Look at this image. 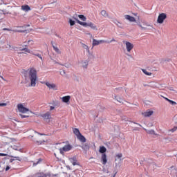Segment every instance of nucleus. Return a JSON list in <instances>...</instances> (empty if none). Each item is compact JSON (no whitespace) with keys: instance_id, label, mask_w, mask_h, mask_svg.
I'll return each mask as SVG.
<instances>
[{"instance_id":"58836bf2","label":"nucleus","mask_w":177,"mask_h":177,"mask_svg":"<svg viewBox=\"0 0 177 177\" xmlns=\"http://www.w3.org/2000/svg\"><path fill=\"white\" fill-rule=\"evenodd\" d=\"M35 133H38V135H40L41 136H45V133H40L37 131H35Z\"/></svg>"},{"instance_id":"393cba45","label":"nucleus","mask_w":177,"mask_h":177,"mask_svg":"<svg viewBox=\"0 0 177 177\" xmlns=\"http://www.w3.org/2000/svg\"><path fill=\"white\" fill-rule=\"evenodd\" d=\"M142 71L145 74V75H151L152 74L151 72H147L146 69H142Z\"/></svg>"},{"instance_id":"9d476101","label":"nucleus","mask_w":177,"mask_h":177,"mask_svg":"<svg viewBox=\"0 0 177 177\" xmlns=\"http://www.w3.org/2000/svg\"><path fill=\"white\" fill-rule=\"evenodd\" d=\"M101 161L103 165H106L107 164V155L106 153H102L101 156Z\"/></svg>"},{"instance_id":"a211bd4d","label":"nucleus","mask_w":177,"mask_h":177,"mask_svg":"<svg viewBox=\"0 0 177 177\" xmlns=\"http://www.w3.org/2000/svg\"><path fill=\"white\" fill-rule=\"evenodd\" d=\"M70 95L64 96L62 97V102H64V103H68V102H70Z\"/></svg>"},{"instance_id":"f8f14e48","label":"nucleus","mask_w":177,"mask_h":177,"mask_svg":"<svg viewBox=\"0 0 177 177\" xmlns=\"http://www.w3.org/2000/svg\"><path fill=\"white\" fill-rule=\"evenodd\" d=\"M21 9L24 12H30L31 10V8L28 5L21 6Z\"/></svg>"},{"instance_id":"ea45409f","label":"nucleus","mask_w":177,"mask_h":177,"mask_svg":"<svg viewBox=\"0 0 177 177\" xmlns=\"http://www.w3.org/2000/svg\"><path fill=\"white\" fill-rule=\"evenodd\" d=\"M8 106V104L6 103H0V106Z\"/></svg>"},{"instance_id":"a19ab883","label":"nucleus","mask_w":177,"mask_h":177,"mask_svg":"<svg viewBox=\"0 0 177 177\" xmlns=\"http://www.w3.org/2000/svg\"><path fill=\"white\" fill-rule=\"evenodd\" d=\"M109 44L111 42H115V39L113 38L110 41H109Z\"/></svg>"},{"instance_id":"1a4fd4ad","label":"nucleus","mask_w":177,"mask_h":177,"mask_svg":"<svg viewBox=\"0 0 177 177\" xmlns=\"http://www.w3.org/2000/svg\"><path fill=\"white\" fill-rule=\"evenodd\" d=\"M153 113L154 111H153L147 110L145 112H142V115H143V117H151V115H153Z\"/></svg>"},{"instance_id":"49530a36","label":"nucleus","mask_w":177,"mask_h":177,"mask_svg":"<svg viewBox=\"0 0 177 177\" xmlns=\"http://www.w3.org/2000/svg\"><path fill=\"white\" fill-rule=\"evenodd\" d=\"M56 37H58V38H60V36L57 35H55Z\"/></svg>"},{"instance_id":"c756f323","label":"nucleus","mask_w":177,"mask_h":177,"mask_svg":"<svg viewBox=\"0 0 177 177\" xmlns=\"http://www.w3.org/2000/svg\"><path fill=\"white\" fill-rule=\"evenodd\" d=\"M69 24L70 26H73L75 24V21L72 20L71 19H69Z\"/></svg>"},{"instance_id":"c85d7f7f","label":"nucleus","mask_w":177,"mask_h":177,"mask_svg":"<svg viewBox=\"0 0 177 177\" xmlns=\"http://www.w3.org/2000/svg\"><path fill=\"white\" fill-rule=\"evenodd\" d=\"M147 133H149L151 135H156V131H154V130H149L147 131Z\"/></svg>"},{"instance_id":"4be33fe9","label":"nucleus","mask_w":177,"mask_h":177,"mask_svg":"<svg viewBox=\"0 0 177 177\" xmlns=\"http://www.w3.org/2000/svg\"><path fill=\"white\" fill-rule=\"evenodd\" d=\"M101 15L102 16H103L104 17H107L109 16V14L107 13V12H106V10H102L101 11Z\"/></svg>"},{"instance_id":"e433bc0d","label":"nucleus","mask_w":177,"mask_h":177,"mask_svg":"<svg viewBox=\"0 0 177 177\" xmlns=\"http://www.w3.org/2000/svg\"><path fill=\"white\" fill-rule=\"evenodd\" d=\"M8 154L0 153V157H6Z\"/></svg>"},{"instance_id":"4468645a","label":"nucleus","mask_w":177,"mask_h":177,"mask_svg":"<svg viewBox=\"0 0 177 177\" xmlns=\"http://www.w3.org/2000/svg\"><path fill=\"white\" fill-rule=\"evenodd\" d=\"M41 117L44 120H50V118H52V116L50 115V112H46V113L43 114Z\"/></svg>"},{"instance_id":"423d86ee","label":"nucleus","mask_w":177,"mask_h":177,"mask_svg":"<svg viewBox=\"0 0 177 177\" xmlns=\"http://www.w3.org/2000/svg\"><path fill=\"white\" fill-rule=\"evenodd\" d=\"M100 44H110V42L106 40H97L95 39H93V46H97V45H100Z\"/></svg>"},{"instance_id":"20e7f679","label":"nucleus","mask_w":177,"mask_h":177,"mask_svg":"<svg viewBox=\"0 0 177 177\" xmlns=\"http://www.w3.org/2000/svg\"><path fill=\"white\" fill-rule=\"evenodd\" d=\"M73 149V146L70 144H67L66 145L64 146L62 148L59 149V152L62 154H64V152L70 151Z\"/></svg>"},{"instance_id":"6e6552de","label":"nucleus","mask_w":177,"mask_h":177,"mask_svg":"<svg viewBox=\"0 0 177 177\" xmlns=\"http://www.w3.org/2000/svg\"><path fill=\"white\" fill-rule=\"evenodd\" d=\"M124 44H125L126 49L127 52H131L132 49H133V44L129 42V41H124Z\"/></svg>"},{"instance_id":"72a5a7b5","label":"nucleus","mask_w":177,"mask_h":177,"mask_svg":"<svg viewBox=\"0 0 177 177\" xmlns=\"http://www.w3.org/2000/svg\"><path fill=\"white\" fill-rule=\"evenodd\" d=\"M21 118H28V115H23V114H19Z\"/></svg>"},{"instance_id":"b1692460","label":"nucleus","mask_w":177,"mask_h":177,"mask_svg":"<svg viewBox=\"0 0 177 177\" xmlns=\"http://www.w3.org/2000/svg\"><path fill=\"white\" fill-rule=\"evenodd\" d=\"M79 19H80V20H82V21H86V17H84L82 15H78Z\"/></svg>"},{"instance_id":"37998d69","label":"nucleus","mask_w":177,"mask_h":177,"mask_svg":"<svg viewBox=\"0 0 177 177\" xmlns=\"http://www.w3.org/2000/svg\"><path fill=\"white\" fill-rule=\"evenodd\" d=\"M10 169V167L9 166H7L6 168V171H9Z\"/></svg>"},{"instance_id":"7ed1b4c3","label":"nucleus","mask_w":177,"mask_h":177,"mask_svg":"<svg viewBox=\"0 0 177 177\" xmlns=\"http://www.w3.org/2000/svg\"><path fill=\"white\" fill-rule=\"evenodd\" d=\"M73 133L77 136V139L80 140V142H82V143H85L86 142V138H84L82 134H81V132L80 131V129L75 128L73 129Z\"/></svg>"},{"instance_id":"4c0bfd02","label":"nucleus","mask_w":177,"mask_h":177,"mask_svg":"<svg viewBox=\"0 0 177 177\" xmlns=\"http://www.w3.org/2000/svg\"><path fill=\"white\" fill-rule=\"evenodd\" d=\"M41 161H42V160L39 159V161H37V163H33V165L35 166V165H37V164H39V162H41Z\"/></svg>"},{"instance_id":"a878e982","label":"nucleus","mask_w":177,"mask_h":177,"mask_svg":"<svg viewBox=\"0 0 177 177\" xmlns=\"http://www.w3.org/2000/svg\"><path fill=\"white\" fill-rule=\"evenodd\" d=\"M32 55H34V56H37V57H39V59H40V60H41V62H44V59L42 58V55H41L40 54L32 53Z\"/></svg>"},{"instance_id":"79ce46f5","label":"nucleus","mask_w":177,"mask_h":177,"mask_svg":"<svg viewBox=\"0 0 177 177\" xmlns=\"http://www.w3.org/2000/svg\"><path fill=\"white\" fill-rule=\"evenodd\" d=\"M50 110L52 111V110H55V106H50Z\"/></svg>"},{"instance_id":"dca6fc26","label":"nucleus","mask_w":177,"mask_h":177,"mask_svg":"<svg viewBox=\"0 0 177 177\" xmlns=\"http://www.w3.org/2000/svg\"><path fill=\"white\" fill-rule=\"evenodd\" d=\"M106 151H107V149H106L104 146L100 147L99 152L101 153V154H105L104 153H106Z\"/></svg>"},{"instance_id":"c9c22d12","label":"nucleus","mask_w":177,"mask_h":177,"mask_svg":"<svg viewBox=\"0 0 177 177\" xmlns=\"http://www.w3.org/2000/svg\"><path fill=\"white\" fill-rule=\"evenodd\" d=\"M14 158H15V160H17V161H21V158L19 156H15Z\"/></svg>"},{"instance_id":"0eeeda50","label":"nucleus","mask_w":177,"mask_h":177,"mask_svg":"<svg viewBox=\"0 0 177 177\" xmlns=\"http://www.w3.org/2000/svg\"><path fill=\"white\" fill-rule=\"evenodd\" d=\"M17 109L19 113H22L24 114H25V113H27V111H30V109L24 107V106H23V104H21L17 105Z\"/></svg>"},{"instance_id":"aec40b11","label":"nucleus","mask_w":177,"mask_h":177,"mask_svg":"<svg viewBox=\"0 0 177 177\" xmlns=\"http://www.w3.org/2000/svg\"><path fill=\"white\" fill-rule=\"evenodd\" d=\"M35 143L37 145H44V143H46V141L45 140H35Z\"/></svg>"},{"instance_id":"412c9836","label":"nucleus","mask_w":177,"mask_h":177,"mask_svg":"<svg viewBox=\"0 0 177 177\" xmlns=\"http://www.w3.org/2000/svg\"><path fill=\"white\" fill-rule=\"evenodd\" d=\"M82 48H84V49H86V52H88V53H89V52H90L89 47L86 44L82 43Z\"/></svg>"},{"instance_id":"473e14b6","label":"nucleus","mask_w":177,"mask_h":177,"mask_svg":"<svg viewBox=\"0 0 177 177\" xmlns=\"http://www.w3.org/2000/svg\"><path fill=\"white\" fill-rule=\"evenodd\" d=\"M169 103H170V104H172V106H175V104H176V102L173 101V100H171L169 101Z\"/></svg>"},{"instance_id":"39448f33","label":"nucleus","mask_w":177,"mask_h":177,"mask_svg":"<svg viewBox=\"0 0 177 177\" xmlns=\"http://www.w3.org/2000/svg\"><path fill=\"white\" fill-rule=\"evenodd\" d=\"M165 19H167V14L164 12L160 13L158 17L157 23H158L159 24H162Z\"/></svg>"},{"instance_id":"f03ea898","label":"nucleus","mask_w":177,"mask_h":177,"mask_svg":"<svg viewBox=\"0 0 177 177\" xmlns=\"http://www.w3.org/2000/svg\"><path fill=\"white\" fill-rule=\"evenodd\" d=\"M75 20H76V21L78 24H80V26H82L83 27H91L93 30H96V28H97L96 25H95L92 22H88V23L82 22L77 18H75Z\"/></svg>"},{"instance_id":"9b49d317","label":"nucleus","mask_w":177,"mask_h":177,"mask_svg":"<svg viewBox=\"0 0 177 177\" xmlns=\"http://www.w3.org/2000/svg\"><path fill=\"white\" fill-rule=\"evenodd\" d=\"M124 19H126V20H129V21H131V23L136 21L135 17L128 15H124Z\"/></svg>"},{"instance_id":"6ab92c4d","label":"nucleus","mask_w":177,"mask_h":177,"mask_svg":"<svg viewBox=\"0 0 177 177\" xmlns=\"http://www.w3.org/2000/svg\"><path fill=\"white\" fill-rule=\"evenodd\" d=\"M88 63H89V62H88V61H82V67H83V68H88Z\"/></svg>"},{"instance_id":"f257e3e1","label":"nucleus","mask_w":177,"mask_h":177,"mask_svg":"<svg viewBox=\"0 0 177 177\" xmlns=\"http://www.w3.org/2000/svg\"><path fill=\"white\" fill-rule=\"evenodd\" d=\"M25 75L26 78H28L30 82V86H36L38 81V75H37V70L35 68H30L26 72Z\"/></svg>"},{"instance_id":"ddd939ff","label":"nucleus","mask_w":177,"mask_h":177,"mask_svg":"<svg viewBox=\"0 0 177 177\" xmlns=\"http://www.w3.org/2000/svg\"><path fill=\"white\" fill-rule=\"evenodd\" d=\"M45 84H46V86H48V88H49V89H54L56 91V89H57L56 84H50L49 82H46Z\"/></svg>"},{"instance_id":"cd10ccee","label":"nucleus","mask_w":177,"mask_h":177,"mask_svg":"<svg viewBox=\"0 0 177 177\" xmlns=\"http://www.w3.org/2000/svg\"><path fill=\"white\" fill-rule=\"evenodd\" d=\"M115 100H117L118 102H119V103H122V102H123L122 98H121V97H120L115 96Z\"/></svg>"},{"instance_id":"c03bdc74","label":"nucleus","mask_w":177,"mask_h":177,"mask_svg":"<svg viewBox=\"0 0 177 177\" xmlns=\"http://www.w3.org/2000/svg\"><path fill=\"white\" fill-rule=\"evenodd\" d=\"M165 100H167V102H169L171 100L168 99L167 97H165Z\"/></svg>"},{"instance_id":"f3484780","label":"nucleus","mask_w":177,"mask_h":177,"mask_svg":"<svg viewBox=\"0 0 177 177\" xmlns=\"http://www.w3.org/2000/svg\"><path fill=\"white\" fill-rule=\"evenodd\" d=\"M69 161L73 164V165H78L77 158H69Z\"/></svg>"},{"instance_id":"a18cd8bd","label":"nucleus","mask_w":177,"mask_h":177,"mask_svg":"<svg viewBox=\"0 0 177 177\" xmlns=\"http://www.w3.org/2000/svg\"><path fill=\"white\" fill-rule=\"evenodd\" d=\"M134 124H137V125H139V127H142V125H140L139 123L134 122Z\"/></svg>"},{"instance_id":"2f4dec72","label":"nucleus","mask_w":177,"mask_h":177,"mask_svg":"<svg viewBox=\"0 0 177 177\" xmlns=\"http://www.w3.org/2000/svg\"><path fill=\"white\" fill-rule=\"evenodd\" d=\"M176 129H177V127H174L173 129L169 130V132L174 133V132H175V131H176Z\"/></svg>"},{"instance_id":"2eb2a0df","label":"nucleus","mask_w":177,"mask_h":177,"mask_svg":"<svg viewBox=\"0 0 177 177\" xmlns=\"http://www.w3.org/2000/svg\"><path fill=\"white\" fill-rule=\"evenodd\" d=\"M51 45H52L55 52H56V53H58V55H60L62 53V51H60L59 48H57V46H55V45H53V41H51Z\"/></svg>"},{"instance_id":"de8ad7c7","label":"nucleus","mask_w":177,"mask_h":177,"mask_svg":"<svg viewBox=\"0 0 177 177\" xmlns=\"http://www.w3.org/2000/svg\"><path fill=\"white\" fill-rule=\"evenodd\" d=\"M30 42H31V40H28V43H30Z\"/></svg>"},{"instance_id":"5701e85b","label":"nucleus","mask_w":177,"mask_h":177,"mask_svg":"<svg viewBox=\"0 0 177 177\" xmlns=\"http://www.w3.org/2000/svg\"><path fill=\"white\" fill-rule=\"evenodd\" d=\"M3 30L6 31H13L14 32H24V31H22V30H11L10 28H4Z\"/></svg>"},{"instance_id":"f704fd0d","label":"nucleus","mask_w":177,"mask_h":177,"mask_svg":"<svg viewBox=\"0 0 177 177\" xmlns=\"http://www.w3.org/2000/svg\"><path fill=\"white\" fill-rule=\"evenodd\" d=\"M116 157H117L118 158H121L122 157V153H118V154L116 155Z\"/></svg>"},{"instance_id":"7c9ffc66","label":"nucleus","mask_w":177,"mask_h":177,"mask_svg":"<svg viewBox=\"0 0 177 177\" xmlns=\"http://www.w3.org/2000/svg\"><path fill=\"white\" fill-rule=\"evenodd\" d=\"M21 50H25V52H27V53H31V50L27 48H22Z\"/></svg>"},{"instance_id":"bb28decb","label":"nucleus","mask_w":177,"mask_h":177,"mask_svg":"<svg viewBox=\"0 0 177 177\" xmlns=\"http://www.w3.org/2000/svg\"><path fill=\"white\" fill-rule=\"evenodd\" d=\"M122 91H123L122 87H119V88H115V91L117 93H120V92H122Z\"/></svg>"}]
</instances>
